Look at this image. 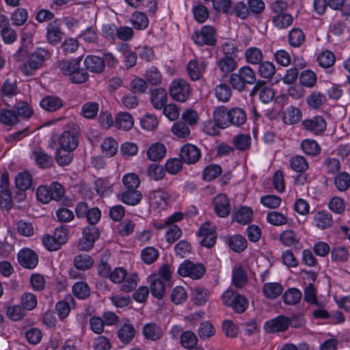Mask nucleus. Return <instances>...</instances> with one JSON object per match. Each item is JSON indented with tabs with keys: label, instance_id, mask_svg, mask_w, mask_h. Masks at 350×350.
<instances>
[{
	"label": "nucleus",
	"instance_id": "1",
	"mask_svg": "<svg viewBox=\"0 0 350 350\" xmlns=\"http://www.w3.org/2000/svg\"><path fill=\"white\" fill-rule=\"evenodd\" d=\"M51 57V54L49 50L38 47L29 54L27 62L21 65V70L25 76H32Z\"/></svg>",
	"mask_w": 350,
	"mask_h": 350
},
{
	"label": "nucleus",
	"instance_id": "2",
	"mask_svg": "<svg viewBox=\"0 0 350 350\" xmlns=\"http://www.w3.org/2000/svg\"><path fill=\"white\" fill-rule=\"evenodd\" d=\"M256 82V75L250 66H243L237 72L230 75L229 83L232 87L239 92L243 91L246 84H254Z\"/></svg>",
	"mask_w": 350,
	"mask_h": 350
},
{
	"label": "nucleus",
	"instance_id": "3",
	"mask_svg": "<svg viewBox=\"0 0 350 350\" xmlns=\"http://www.w3.org/2000/svg\"><path fill=\"white\" fill-rule=\"evenodd\" d=\"M221 299L225 306H230L237 314L243 313L248 307L246 297L232 290L226 291Z\"/></svg>",
	"mask_w": 350,
	"mask_h": 350
},
{
	"label": "nucleus",
	"instance_id": "4",
	"mask_svg": "<svg viewBox=\"0 0 350 350\" xmlns=\"http://www.w3.org/2000/svg\"><path fill=\"white\" fill-rule=\"evenodd\" d=\"M170 94L172 99L178 102H185L191 94L189 84L183 79H176L170 85Z\"/></svg>",
	"mask_w": 350,
	"mask_h": 350
},
{
	"label": "nucleus",
	"instance_id": "5",
	"mask_svg": "<svg viewBox=\"0 0 350 350\" xmlns=\"http://www.w3.org/2000/svg\"><path fill=\"white\" fill-rule=\"evenodd\" d=\"M206 269L201 263L195 264L189 260H185L180 265L178 273L183 277H189L193 280L200 279L205 273Z\"/></svg>",
	"mask_w": 350,
	"mask_h": 350
},
{
	"label": "nucleus",
	"instance_id": "6",
	"mask_svg": "<svg viewBox=\"0 0 350 350\" xmlns=\"http://www.w3.org/2000/svg\"><path fill=\"white\" fill-rule=\"evenodd\" d=\"M192 39L199 46H214L217 41L216 31L212 26L205 25L200 31L194 32Z\"/></svg>",
	"mask_w": 350,
	"mask_h": 350
},
{
	"label": "nucleus",
	"instance_id": "7",
	"mask_svg": "<svg viewBox=\"0 0 350 350\" xmlns=\"http://www.w3.org/2000/svg\"><path fill=\"white\" fill-rule=\"evenodd\" d=\"M100 232L94 225H89L83 228V237L79 242L81 250L88 251L93 247L96 240L99 237Z\"/></svg>",
	"mask_w": 350,
	"mask_h": 350
},
{
	"label": "nucleus",
	"instance_id": "8",
	"mask_svg": "<svg viewBox=\"0 0 350 350\" xmlns=\"http://www.w3.org/2000/svg\"><path fill=\"white\" fill-rule=\"evenodd\" d=\"M78 126L74 125L71 131H64L58 138V145L64 148L75 150L78 146V135L79 133Z\"/></svg>",
	"mask_w": 350,
	"mask_h": 350
},
{
	"label": "nucleus",
	"instance_id": "9",
	"mask_svg": "<svg viewBox=\"0 0 350 350\" xmlns=\"http://www.w3.org/2000/svg\"><path fill=\"white\" fill-rule=\"evenodd\" d=\"M301 124L305 130L316 135H321L327 128L326 121L321 116L304 120Z\"/></svg>",
	"mask_w": 350,
	"mask_h": 350
},
{
	"label": "nucleus",
	"instance_id": "10",
	"mask_svg": "<svg viewBox=\"0 0 350 350\" xmlns=\"http://www.w3.org/2000/svg\"><path fill=\"white\" fill-rule=\"evenodd\" d=\"M180 157L183 162L187 164H194L200 159L201 152L196 146L187 144L182 147Z\"/></svg>",
	"mask_w": 350,
	"mask_h": 350
},
{
	"label": "nucleus",
	"instance_id": "11",
	"mask_svg": "<svg viewBox=\"0 0 350 350\" xmlns=\"http://www.w3.org/2000/svg\"><path fill=\"white\" fill-rule=\"evenodd\" d=\"M149 200L153 208L164 209L168 205L170 195L165 191L158 189L150 192Z\"/></svg>",
	"mask_w": 350,
	"mask_h": 350
},
{
	"label": "nucleus",
	"instance_id": "12",
	"mask_svg": "<svg viewBox=\"0 0 350 350\" xmlns=\"http://www.w3.org/2000/svg\"><path fill=\"white\" fill-rule=\"evenodd\" d=\"M213 206L215 213L221 217H226L231 211L229 200L226 194L219 193L213 199Z\"/></svg>",
	"mask_w": 350,
	"mask_h": 350
},
{
	"label": "nucleus",
	"instance_id": "13",
	"mask_svg": "<svg viewBox=\"0 0 350 350\" xmlns=\"http://www.w3.org/2000/svg\"><path fill=\"white\" fill-rule=\"evenodd\" d=\"M259 93V98L264 103H268L273 100L275 92L271 88L266 86L264 81H258L251 90L250 96Z\"/></svg>",
	"mask_w": 350,
	"mask_h": 350
},
{
	"label": "nucleus",
	"instance_id": "14",
	"mask_svg": "<svg viewBox=\"0 0 350 350\" xmlns=\"http://www.w3.org/2000/svg\"><path fill=\"white\" fill-rule=\"evenodd\" d=\"M198 234L200 237H203L200 242L201 245L210 248L215 245L217 235L215 230L211 227L209 223L206 222L202 226L198 232Z\"/></svg>",
	"mask_w": 350,
	"mask_h": 350
},
{
	"label": "nucleus",
	"instance_id": "15",
	"mask_svg": "<svg viewBox=\"0 0 350 350\" xmlns=\"http://www.w3.org/2000/svg\"><path fill=\"white\" fill-rule=\"evenodd\" d=\"M19 263L24 267L32 269L38 262L37 254L30 249L22 250L18 254Z\"/></svg>",
	"mask_w": 350,
	"mask_h": 350
},
{
	"label": "nucleus",
	"instance_id": "16",
	"mask_svg": "<svg viewBox=\"0 0 350 350\" xmlns=\"http://www.w3.org/2000/svg\"><path fill=\"white\" fill-rule=\"evenodd\" d=\"M290 319L285 316H279L265 323V329L268 332H283L290 325Z\"/></svg>",
	"mask_w": 350,
	"mask_h": 350
},
{
	"label": "nucleus",
	"instance_id": "17",
	"mask_svg": "<svg viewBox=\"0 0 350 350\" xmlns=\"http://www.w3.org/2000/svg\"><path fill=\"white\" fill-rule=\"evenodd\" d=\"M46 29V38L49 43L55 45L61 41L63 32L61 30L60 25L57 20H54L49 23Z\"/></svg>",
	"mask_w": 350,
	"mask_h": 350
},
{
	"label": "nucleus",
	"instance_id": "18",
	"mask_svg": "<svg viewBox=\"0 0 350 350\" xmlns=\"http://www.w3.org/2000/svg\"><path fill=\"white\" fill-rule=\"evenodd\" d=\"M167 94L162 88H155L151 91L150 101L154 108L161 109L166 104Z\"/></svg>",
	"mask_w": 350,
	"mask_h": 350
},
{
	"label": "nucleus",
	"instance_id": "19",
	"mask_svg": "<svg viewBox=\"0 0 350 350\" xmlns=\"http://www.w3.org/2000/svg\"><path fill=\"white\" fill-rule=\"evenodd\" d=\"M84 65L86 69L94 73H100L105 68L103 59L96 55H88L85 58Z\"/></svg>",
	"mask_w": 350,
	"mask_h": 350
},
{
	"label": "nucleus",
	"instance_id": "20",
	"mask_svg": "<svg viewBox=\"0 0 350 350\" xmlns=\"http://www.w3.org/2000/svg\"><path fill=\"white\" fill-rule=\"evenodd\" d=\"M228 123L235 126H241L247 120V116L245 111L241 108H233L228 111Z\"/></svg>",
	"mask_w": 350,
	"mask_h": 350
},
{
	"label": "nucleus",
	"instance_id": "21",
	"mask_svg": "<svg viewBox=\"0 0 350 350\" xmlns=\"http://www.w3.org/2000/svg\"><path fill=\"white\" fill-rule=\"evenodd\" d=\"M118 197H120L123 203L135 206L142 200V194L137 189L124 190L118 195Z\"/></svg>",
	"mask_w": 350,
	"mask_h": 350
},
{
	"label": "nucleus",
	"instance_id": "22",
	"mask_svg": "<svg viewBox=\"0 0 350 350\" xmlns=\"http://www.w3.org/2000/svg\"><path fill=\"white\" fill-rule=\"evenodd\" d=\"M205 69V64L197 60H191L187 64V70L190 79L193 81L199 80Z\"/></svg>",
	"mask_w": 350,
	"mask_h": 350
},
{
	"label": "nucleus",
	"instance_id": "23",
	"mask_svg": "<svg viewBox=\"0 0 350 350\" xmlns=\"http://www.w3.org/2000/svg\"><path fill=\"white\" fill-rule=\"evenodd\" d=\"M143 334L146 339L156 341L162 337L163 332L161 328L156 323H150L144 326Z\"/></svg>",
	"mask_w": 350,
	"mask_h": 350
},
{
	"label": "nucleus",
	"instance_id": "24",
	"mask_svg": "<svg viewBox=\"0 0 350 350\" xmlns=\"http://www.w3.org/2000/svg\"><path fill=\"white\" fill-rule=\"evenodd\" d=\"M232 282L236 288L244 287L247 283L246 271L240 266L234 267L232 270Z\"/></svg>",
	"mask_w": 350,
	"mask_h": 350
},
{
	"label": "nucleus",
	"instance_id": "25",
	"mask_svg": "<svg viewBox=\"0 0 350 350\" xmlns=\"http://www.w3.org/2000/svg\"><path fill=\"white\" fill-rule=\"evenodd\" d=\"M40 105L48 111H55L63 106V101L57 96H47L40 100Z\"/></svg>",
	"mask_w": 350,
	"mask_h": 350
},
{
	"label": "nucleus",
	"instance_id": "26",
	"mask_svg": "<svg viewBox=\"0 0 350 350\" xmlns=\"http://www.w3.org/2000/svg\"><path fill=\"white\" fill-rule=\"evenodd\" d=\"M166 153V148L161 143L152 144L147 150L148 158L153 161L161 160Z\"/></svg>",
	"mask_w": 350,
	"mask_h": 350
},
{
	"label": "nucleus",
	"instance_id": "27",
	"mask_svg": "<svg viewBox=\"0 0 350 350\" xmlns=\"http://www.w3.org/2000/svg\"><path fill=\"white\" fill-rule=\"evenodd\" d=\"M135 329L129 322H126L118 330V336L124 344L129 343L135 337Z\"/></svg>",
	"mask_w": 350,
	"mask_h": 350
},
{
	"label": "nucleus",
	"instance_id": "28",
	"mask_svg": "<svg viewBox=\"0 0 350 350\" xmlns=\"http://www.w3.org/2000/svg\"><path fill=\"white\" fill-rule=\"evenodd\" d=\"M116 126L120 129L129 131L134 125L133 116L126 112L118 113L115 119Z\"/></svg>",
	"mask_w": 350,
	"mask_h": 350
},
{
	"label": "nucleus",
	"instance_id": "29",
	"mask_svg": "<svg viewBox=\"0 0 350 350\" xmlns=\"http://www.w3.org/2000/svg\"><path fill=\"white\" fill-rule=\"evenodd\" d=\"M283 288L280 283L268 282L264 284L262 292L265 297L270 299H276L282 292Z\"/></svg>",
	"mask_w": 350,
	"mask_h": 350
},
{
	"label": "nucleus",
	"instance_id": "30",
	"mask_svg": "<svg viewBox=\"0 0 350 350\" xmlns=\"http://www.w3.org/2000/svg\"><path fill=\"white\" fill-rule=\"evenodd\" d=\"M315 225L321 230L329 228L333 224L331 215L325 211H318L314 216Z\"/></svg>",
	"mask_w": 350,
	"mask_h": 350
},
{
	"label": "nucleus",
	"instance_id": "31",
	"mask_svg": "<svg viewBox=\"0 0 350 350\" xmlns=\"http://www.w3.org/2000/svg\"><path fill=\"white\" fill-rule=\"evenodd\" d=\"M34 160L40 167L45 169L51 167L53 159L44 150L38 148L33 152Z\"/></svg>",
	"mask_w": 350,
	"mask_h": 350
},
{
	"label": "nucleus",
	"instance_id": "32",
	"mask_svg": "<svg viewBox=\"0 0 350 350\" xmlns=\"http://www.w3.org/2000/svg\"><path fill=\"white\" fill-rule=\"evenodd\" d=\"M73 150L59 146L55 153L57 163L62 166L68 165L73 159Z\"/></svg>",
	"mask_w": 350,
	"mask_h": 350
},
{
	"label": "nucleus",
	"instance_id": "33",
	"mask_svg": "<svg viewBox=\"0 0 350 350\" xmlns=\"http://www.w3.org/2000/svg\"><path fill=\"white\" fill-rule=\"evenodd\" d=\"M165 284L163 280L156 276L150 278V293L154 297L161 299L165 294Z\"/></svg>",
	"mask_w": 350,
	"mask_h": 350
},
{
	"label": "nucleus",
	"instance_id": "34",
	"mask_svg": "<svg viewBox=\"0 0 350 350\" xmlns=\"http://www.w3.org/2000/svg\"><path fill=\"white\" fill-rule=\"evenodd\" d=\"M120 51L124 58V64L127 68H130L136 64L137 53V51H133L129 49L127 44H122L120 47Z\"/></svg>",
	"mask_w": 350,
	"mask_h": 350
},
{
	"label": "nucleus",
	"instance_id": "35",
	"mask_svg": "<svg viewBox=\"0 0 350 350\" xmlns=\"http://www.w3.org/2000/svg\"><path fill=\"white\" fill-rule=\"evenodd\" d=\"M19 122V119L14 111L3 108L0 113V122L3 125L13 126Z\"/></svg>",
	"mask_w": 350,
	"mask_h": 350
},
{
	"label": "nucleus",
	"instance_id": "36",
	"mask_svg": "<svg viewBox=\"0 0 350 350\" xmlns=\"http://www.w3.org/2000/svg\"><path fill=\"white\" fill-rule=\"evenodd\" d=\"M293 18L291 14L288 13L279 14L272 17L273 25L278 29H285L291 26L293 23Z\"/></svg>",
	"mask_w": 350,
	"mask_h": 350
},
{
	"label": "nucleus",
	"instance_id": "37",
	"mask_svg": "<svg viewBox=\"0 0 350 350\" xmlns=\"http://www.w3.org/2000/svg\"><path fill=\"white\" fill-rule=\"evenodd\" d=\"M301 297V292L296 288L288 289L282 295L283 301L286 305H295L299 302Z\"/></svg>",
	"mask_w": 350,
	"mask_h": 350
},
{
	"label": "nucleus",
	"instance_id": "38",
	"mask_svg": "<svg viewBox=\"0 0 350 350\" xmlns=\"http://www.w3.org/2000/svg\"><path fill=\"white\" fill-rule=\"evenodd\" d=\"M31 184L32 178L27 172H20L15 178L16 187L21 191H25L29 189Z\"/></svg>",
	"mask_w": 350,
	"mask_h": 350
},
{
	"label": "nucleus",
	"instance_id": "39",
	"mask_svg": "<svg viewBox=\"0 0 350 350\" xmlns=\"http://www.w3.org/2000/svg\"><path fill=\"white\" fill-rule=\"evenodd\" d=\"M301 111L299 108L291 106L284 114V122L286 124H295L301 119Z\"/></svg>",
	"mask_w": 350,
	"mask_h": 350
},
{
	"label": "nucleus",
	"instance_id": "40",
	"mask_svg": "<svg viewBox=\"0 0 350 350\" xmlns=\"http://www.w3.org/2000/svg\"><path fill=\"white\" fill-rule=\"evenodd\" d=\"M237 65V64L234 59L228 55H225L217 61V66L219 70L225 74L233 72Z\"/></svg>",
	"mask_w": 350,
	"mask_h": 350
},
{
	"label": "nucleus",
	"instance_id": "41",
	"mask_svg": "<svg viewBox=\"0 0 350 350\" xmlns=\"http://www.w3.org/2000/svg\"><path fill=\"white\" fill-rule=\"evenodd\" d=\"M213 120L220 128L227 127L228 125L227 109L224 106L217 107L213 112Z\"/></svg>",
	"mask_w": 350,
	"mask_h": 350
},
{
	"label": "nucleus",
	"instance_id": "42",
	"mask_svg": "<svg viewBox=\"0 0 350 350\" xmlns=\"http://www.w3.org/2000/svg\"><path fill=\"white\" fill-rule=\"evenodd\" d=\"M131 22L133 27L139 30L146 29L149 23L146 14L140 12H135L131 15Z\"/></svg>",
	"mask_w": 350,
	"mask_h": 350
},
{
	"label": "nucleus",
	"instance_id": "43",
	"mask_svg": "<svg viewBox=\"0 0 350 350\" xmlns=\"http://www.w3.org/2000/svg\"><path fill=\"white\" fill-rule=\"evenodd\" d=\"M305 41V34L299 28L291 29L288 33V42L293 47H299Z\"/></svg>",
	"mask_w": 350,
	"mask_h": 350
},
{
	"label": "nucleus",
	"instance_id": "44",
	"mask_svg": "<svg viewBox=\"0 0 350 350\" xmlns=\"http://www.w3.org/2000/svg\"><path fill=\"white\" fill-rule=\"evenodd\" d=\"M214 91L216 98L221 102H228L232 96L231 88L226 83H221L217 85Z\"/></svg>",
	"mask_w": 350,
	"mask_h": 350
},
{
	"label": "nucleus",
	"instance_id": "45",
	"mask_svg": "<svg viewBox=\"0 0 350 350\" xmlns=\"http://www.w3.org/2000/svg\"><path fill=\"white\" fill-rule=\"evenodd\" d=\"M335 61V55L329 51H324L317 57L319 65L324 68L332 67L334 64Z\"/></svg>",
	"mask_w": 350,
	"mask_h": 350
},
{
	"label": "nucleus",
	"instance_id": "46",
	"mask_svg": "<svg viewBox=\"0 0 350 350\" xmlns=\"http://www.w3.org/2000/svg\"><path fill=\"white\" fill-rule=\"evenodd\" d=\"M334 185L339 191H347L350 187V175L345 172L338 173L334 178Z\"/></svg>",
	"mask_w": 350,
	"mask_h": 350
},
{
	"label": "nucleus",
	"instance_id": "47",
	"mask_svg": "<svg viewBox=\"0 0 350 350\" xmlns=\"http://www.w3.org/2000/svg\"><path fill=\"white\" fill-rule=\"evenodd\" d=\"M92 258L86 254L77 255L74 260V265L77 269L86 270L90 269L93 265Z\"/></svg>",
	"mask_w": 350,
	"mask_h": 350
},
{
	"label": "nucleus",
	"instance_id": "48",
	"mask_svg": "<svg viewBox=\"0 0 350 350\" xmlns=\"http://www.w3.org/2000/svg\"><path fill=\"white\" fill-rule=\"evenodd\" d=\"M79 61L77 59L73 60H62L59 63V68L62 72L65 75L70 77L72 73L79 68Z\"/></svg>",
	"mask_w": 350,
	"mask_h": 350
},
{
	"label": "nucleus",
	"instance_id": "49",
	"mask_svg": "<svg viewBox=\"0 0 350 350\" xmlns=\"http://www.w3.org/2000/svg\"><path fill=\"white\" fill-rule=\"evenodd\" d=\"M280 240L284 245L287 247H295L299 244V239L296 233L291 230L283 231L280 236Z\"/></svg>",
	"mask_w": 350,
	"mask_h": 350
},
{
	"label": "nucleus",
	"instance_id": "50",
	"mask_svg": "<svg viewBox=\"0 0 350 350\" xmlns=\"http://www.w3.org/2000/svg\"><path fill=\"white\" fill-rule=\"evenodd\" d=\"M301 148L306 154L311 156H316L321 151L319 145L314 139L304 140L301 144Z\"/></svg>",
	"mask_w": 350,
	"mask_h": 350
},
{
	"label": "nucleus",
	"instance_id": "51",
	"mask_svg": "<svg viewBox=\"0 0 350 350\" xmlns=\"http://www.w3.org/2000/svg\"><path fill=\"white\" fill-rule=\"evenodd\" d=\"M253 211L249 207H242L235 213V220L243 225L249 224L252 221Z\"/></svg>",
	"mask_w": 350,
	"mask_h": 350
},
{
	"label": "nucleus",
	"instance_id": "52",
	"mask_svg": "<svg viewBox=\"0 0 350 350\" xmlns=\"http://www.w3.org/2000/svg\"><path fill=\"white\" fill-rule=\"evenodd\" d=\"M72 301V298L69 296L66 297V300L59 301L55 306V310L59 317L62 319H65L70 312V302Z\"/></svg>",
	"mask_w": 350,
	"mask_h": 350
},
{
	"label": "nucleus",
	"instance_id": "53",
	"mask_svg": "<svg viewBox=\"0 0 350 350\" xmlns=\"http://www.w3.org/2000/svg\"><path fill=\"white\" fill-rule=\"evenodd\" d=\"M228 245L233 251L240 252L247 247V241L241 235H234L230 238Z\"/></svg>",
	"mask_w": 350,
	"mask_h": 350
},
{
	"label": "nucleus",
	"instance_id": "54",
	"mask_svg": "<svg viewBox=\"0 0 350 350\" xmlns=\"http://www.w3.org/2000/svg\"><path fill=\"white\" fill-rule=\"evenodd\" d=\"M245 56L248 63L258 64L261 62L263 55L262 51L256 47H250L245 51Z\"/></svg>",
	"mask_w": 350,
	"mask_h": 350
},
{
	"label": "nucleus",
	"instance_id": "55",
	"mask_svg": "<svg viewBox=\"0 0 350 350\" xmlns=\"http://www.w3.org/2000/svg\"><path fill=\"white\" fill-rule=\"evenodd\" d=\"M171 130L172 133L179 138L186 139L190 135V130L185 122H176Z\"/></svg>",
	"mask_w": 350,
	"mask_h": 350
},
{
	"label": "nucleus",
	"instance_id": "56",
	"mask_svg": "<svg viewBox=\"0 0 350 350\" xmlns=\"http://www.w3.org/2000/svg\"><path fill=\"white\" fill-rule=\"evenodd\" d=\"M209 292L207 289L202 287H196L193 289L192 298L195 304L202 305L205 304L208 299Z\"/></svg>",
	"mask_w": 350,
	"mask_h": 350
},
{
	"label": "nucleus",
	"instance_id": "57",
	"mask_svg": "<svg viewBox=\"0 0 350 350\" xmlns=\"http://www.w3.org/2000/svg\"><path fill=\"white\" fill-rule=\"evenodd\" d=\"M198 342V338L194 333L191 331L184 332L180 336L182 346L188 349H193Z\"/></svg>",
	"mask_w": 350,
	"mask_h": 350
},
{
	"label": "nucleus",
	"instance_id": "58",
	"mask_svg": "<svg viewBox=\"0 0 350 350\" xmlns=\"http://www.w3.org/2000/svg\"><path fill=\"white\" fill-rule=\"evenodd\" d=\"M26 311L21 305H14L8 308L7 315L11 320L17 321L24 318Z\"/></svg>",
	"mask_w": 350,
	"mask_h": 350
},
{
	"label": "nucleus",
	"instance_id": "59",
	"mask_svg": "<svg viewBox=\"0 0 350 350\" xmlns=\"http://www.w3.org/2000/svg\"><path fill=\"white\" fill-rule=\"evenodd\" d=\"M233 144L234 148L239 150H247L250 147L251 137L247 134L235 135L233 137Z\"/></svg>",
	"mask_w": 350,
	"mask_h": 350
},
{
	"label": "nucleus",
	"instance_id": "60",
	"mask_svg": "<svg viewBox=\"0 0 350 350\" xmlns=\"http://www.w3.org/2000/svg\"><path fill=\"white\" fill-rule=\"evenodd\" d=\"M299 81L302 85L312 88L316 84L317 75L313 71L306 70L300 74Z\"/></svg>",
	"mask_w": 350,
	"mask_h": 350
},
{
	"label": "nucleus",
	"instance_id": "61",
	"mask_svg": "<svg viewBox=\"0 0 350 350\" xmlns=\"http://www.w3.org/2000/svg\"><path fill=\"white\" fill-rule=\"evenodd\" d=\"M138 275L137 273H131L122 282L120 289L122 291L129 293L133 291L137 285Z\"/></svg>",
	"mask_w": 350,
	"mask_h": 350
},
{
	"label": "nucleus",
	"instance_id": "62",
	"mask_svg": "<svg viewBox=\"0 0 350 350\" xmlns=\"http://www.w3.org/2000/svg\"><path fill=\"white\" fill-rule=\"evenodd\" d=\"M118 144L113 138L105 139L101 144L103 152L109 157H113L118 151Z\"/></svg>",
	"mask_w": 350,
	"mask_h": 350
},
{
	"label": "nucleus",
	"instance_id": "63",
	"mask_svg": "<svg viewBox=\"0 0 350 350\" xmlns=\"http://www.w3.org/2000/svg\"><path fill=\"white\" fill-rule=\"evenodd\" d=\"M291 166L297 172H304L308 168V163L304 157L297 155L291 158Z\"/></svg>",
	"mask_w": 350,
	"mask_h": 350
},
{
	"label": "nucleus",
	"instance_id": "64",
	"mask_svg": "<svg viewBox=\"0 0 350 350\" xmlns=\"http://www.w3.org/2000/svg\"><path fill=\"white\" fill-rule=\"evenodd\" d=\"M21 304L26 310H31L37 306V298L33 293H25L21 297Z\"/></svg>",
	"mask_w": 350,
	"mask_h": 350
}]
</instances>
